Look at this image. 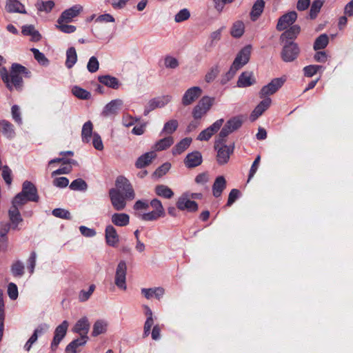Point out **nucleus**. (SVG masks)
Instances as JSON below:
<instances>
[{
  "label": "nucleus",
  "mask_w": 353,
  "mask_h": 353,
  "mask_svg": "<svg viewBox=\"0 0 353 353\" xmlns=\"http://www.w3.org/2000/svg\"><path fill=\"white\" fill-rule=\"evenodd\" d=\"M69 187L72 190L85 191L88 188V185L83 179L79 178L74 180Z\"/></svg>",
  "instance_id": "nucleus-48"
},
{
  "label": "nucleus",
  "mask_w": 353,
  "mask_h": 353,
  "mask_svg": "<svg viewBox=\"0 0 353 353\" xmlns=\"http://www.w3.org/2000/svg\"><path fill=\"white\" fill-rule=\"evenodd\" d=\"M95 290V285L94 284H92L90 285L89 289L88 291H85L84 290H82L80 291L79 294V300L81 302H84L88 301L90 296L92 294Z\"/></svg>",
  "instance_id": "nucleus-56"
},
{
  "label": "nucleus",
  "mask_w": 353,
  "mask_h": 353,
  "mask_svg": "<svg viewBox=\"0 0 353 353\" xmlns=\"http://www.w3.org/2000/svg\"><path fill=\"white\" fill-rule=\"evenodd\" d=\"M223 122L224 120L223 119H218L212 125L206 128L208 132L210 134L211 137L221 128Z\"/></svg>",
  "instance_id": "nucleus-64"
},
{
  "label": "nucleus",
  "mask_w": 353,
  "mask_h": 353,
  "mask_svg": "<svg viewBox=\"0 0 353 353\" xmlns=\"http://www.w3.org/2000/svg\"><path fill=\"white\" fill-rule=\"evenodd\" d=\"M301 31V28L298 25H292L281 35L280 39L283 43L285 41H293Z\"/></svg>",
  "instance_id": "nucleus-20"
},
{
  "label": "nucleus",
  "mask_w": 353,
  "mask_h": 353,
  "mask_svg": "<svg viewBox=\"0 0 353 353\" xmlns=\"http://www.w3.org/2000/svg\"><path fill=\"white\" fill-rule=\"evenodd\" d=\"M251 46L248 45L239 52L232 63L234 68L237 67V69H241L249 61L251 54Z\"/></svg>",
  "instance_id": "nucleus-10"
},
{
  "label": "nucleus",
  "mask_w": 353,
  "mask_h": 353,
  "mask_svg": "<svg viewBox=\"0 0 353 353\" xmlns=\"http://www.w3.org/2000/svg\"><path fill=\"white\" fill-rule=\"evenodd\" d=\"M224 29L225 26H222L210 34L209 37V41L205 45L207 48L210 49L215 46L217 41L221 40L222 32Z\"/></svg>",
  "instance_id": "nucleus-35"
},
{
  "label": "nucleus",
  "mask_w": 353,
  "mask_h": 353,
  "mask_svg": "<svg viewBox=\"0 0 353 353\" xmlns=\"http://www.w3.org/2000/svg\"><path fill=\"white\" fill-rule=\"evenodd\" d=\"M214 148L217 150L216 161L219 165H224L227 163L230 159V155L234 152V144L227 145L225 144L220 145L216 147L214 143Z\"/></svg>",
  "instance_id": "nucleus-5"
},
{
  "label": "nucleus",
  "mask_w": 353,
  "mask_h": 353,
  "mask_svg": "<svg viewBox=\"0 0 353 353\" xmlns=\"http://www.w3.org/2000/svg\"><path fill=\"white\" fill-rule=\"evenodd\" d=\"M83 7L80 5H74L72 7L64 10L57 20V23L70 22L73 18L76 17L81 11Z\"/></svg>",
  "instance_id": "nucleus-13"
},
{
  "label": "nucleus",
  "mask_w": 353,
  "mask_h": 353,
  "mask_svg": "<svg viewBox=\"0 0 353 353\" xmlns=\"http://www.w3.org/2000/svg\"><path fill=\"white\" fill-rule=\"evenodd\" d=\"M155 157L154 152H146L137 159L135 165L137 168H143L148 165Z\"/></svg>",
  "instance_id": "nucleus-27"
},
{
  "label": "nucleus",
  "mask_w": 353,
  "mask_h": 353,
  "mask_svg": "<svg viewBox=\"0 0 353 353\" xmlns=\"http://www.w3.org/2000/svg\"><path fill=\"white\" fill-rule=\"evenodd\" d=\"M105 236L107 244L110 246L114 247L119 241L116 229L111 225L106 226Z\"/></svg>",
  "instance_id": "nucleus-21"
},
{
  "label": "nucleus",
  "mask_w": 353,
  "mask_h": 353,
  "mask_svg": "<svg viewBox=\"0 0 353 353\" xmlns=\"http://www.w3.org/2000/svg\"><path fill=\"white\" fill-rule=\"evenodd\" d=\"M328 43V36L326 34H322L316 39L314 43V49L315 50L324 49L327 47Z\"/></svg>",
  "instance_id": "nucleus-42"
},
{
  "label": "nucleus",
  "mask_w": 353,
  "mask_h": 353,
  "mask_svg": "<svg viewBox=\"0 0 353 353\" xmlns=\"http://www.w3.org/2000/svg\"><path fill=\"white\" fill-rule=\"evenodd\" d=\"M281 57L284 62H292L300 54L299 45L294 41H285L283 43Z\"/></svg>",
  "instance_id": "nucleus-2"
},
{
  "label": "nucleus",
  "mask_w": 353,
  "mask_h": 353,
  "mask_svg": "<svg viewBox=\"0 0 353 353\" xmlns=\"http://www.w3.org/2000/svg\"><path fill=\"white\" fill-rule=\"evenodd\" d=\"M111 221L117 226H126L130 223V216L125 213H114L112 215Z\"/></svg>",
  "instance_id": "nucleus-28"
},
{
  "label": "nucleus",
  "mask_w": 353,
  "mask_h": 353,
  "mask_svg": "<svg viewBox=\"0 0 353 353\" xmlns=\"http://www.w3.org/2000/svg\"><path fill=\"white\" fill-rule=\"evenodd\" d=\"M265 8V1L263 0H256L252 6L250 12V19L252 21H256L261 15Z\"/></svg>",
  "instance_id": "nucleus-29"
},
{
  "label": "nucleus",
  "mask_w": 353,
  "mask_h": 353,
  "mask_svg": "<svg viewBox=\"0 0 353 353\" xmlns=\"http://www.w3.org/2000/svg\"><path fill=\"white\" fill-rule=\"evenodd\" d=\"M6 9L8 12L26 13L23 5L18 0H7Z\"/></svg>",
  "instance_id": "nucleus-32"
},
{
  "label": "nucleus",
  "mask_w": 353,
  "mask_h": 353,
  "mask_svg": "<svg viewBox=\"0 0 353 353\" xmlns=\"http://www.w3.org/2000/svg\"><path fill=\"white\" fill-rule=\"evenodd\" d=\"M31 51L34 54V59L38 61L39 64L42 65H47L48 64V60L43 53L41 52L37 48H32Z\"/></svg>",
  "instance_id": "nucleus-53"
},
{
  "label": "nucleus",
  "mask_w": 353,
  "mask_h": 353,
  "mask_svg": "<svg viewBox=\"0 0 353 353\" xmlns=\"http://www.w3.org/2000/svg\"><path fill=\"white\" fill-rule=\"evenodd\" d=\"M22 194L28 197L30 201L38 202L39 196L36 186L29 181H25L22 185Z\"/></svg>",
  "instance_id": "nucleus-15"
},
{
  "label": "nucleus",
  "mask_w": 353,
  "mask_h": 353,
  "mask_svg": "<svg viewBox=\"0 0 353 353\" xmlns=\"http://www.w3.org/2000/svg\"><path fill=\"white\" fill-rule=\"evenodd\" d=\"M190 17V11L187 8L181 10L174 17L176 23H181L188 20Z\"/></svg>",
  "instance_id": "nucleus-59"
},
{
  "label": "nucleus",
  "mask_w": 353,
  "mask_h": 353,
  "mask_svg": "<svg viewBox=\"0 0 353 353\" xmlns=\"http://www.w3.org/2000/svg\"><path fill=\"white\" fill-rule=\"evenodd\" d=\"M99 63L97 59L95 57H90L87 64L88 70L91 73H94L99 70Z\"/></svg>",
  "instance_id": "nucleus-61"
},
{
  "label": "nucleus",
  "mask_w": 353,
  "mask_h": 353,
  "mask_svg": "<svg viewBox=\"0 0 353 353\" xmlns=\"http://www.w3.org/2000/svg\"><path fill=\"white\" fill-rule=\"evenodd\" d=\"M242 123L243 121L240 117H234L228 120L225 125L232 132L241 128Z\"/></svg>",
  "instance_id": "nucleus-44"
},
{
  "label": "nucleus",
  "mask_w": 353,
  "mask_h": 353,
  "mask_svg": "<svg viewBox=\"0 0 353 353\" xmlns=\"http://www.w3.org/2000/svg\"><path fill=\"white\" fill-rule=\"evenodd\" d=\"M10 228H12L10 223L1 222L0 223V242L8 243L7 234L9 232Z\"/></svg>",
  "instance_id": "nucleus-46"
},
{
  "label": "nucleus",
  "mask_w": 353,
  "mask_h": 353,
  "mask_svg": "<svg viewBox=\"0 0 353 353\" xmlns=\"http://www.w3.org/2000/svg\"><path fill=\"white\" fill-rule=\"evenodd\" d=\"M88 337L80 336V338L73 340L65 347L66 353H77V349L82 345H84Z\"/></svg>",
  "instance_id": "nucleus-33"
},
{
  "label": "nucleus",
  "mask_w": 353,
  "mask_h": 353,
  "mask_svg": "<svg viewBox=\"0 0 353 353\" xmlns=\"http://www.w3.org/2000/svg\"><path fill=\"white\" fill-rule=\"evenodd\" d=\"M219 68L217 65L212 66L205 76V81L207 83L213 81L219 73Z\"/></svg>",
  "instance_id": "nucleus-52"
},
{
  "label": "nucleus",
  "mask_w": 353,
  "mask_h": 353,
  "mask_svg": "<svg viewBox=\"0 0 353 353\" xmlns=\"http://www.w3.org/2000/svg\"><path fill=\"white\" fill-rule=\"evenodd\" d=\"M178 121L175 119L170 120L164 124L162 132L172 134L178 128Z\"/></svg>",
  "instance_id": "nucleus-51"
},
{
  "label": "nucleus",
  "mask_w": 353,
  "mask_h": 353,
  "mask_svg": "<svg viewBox=\"0 0 353 353\" xmlns=\"http://www.w3.org/2000/svg\"><path fill=\"white\" fill-rule=\"evenodd\" d=\"M37 6L39 11H44L46 12H49L54 8V3L53 1H37Z\"/></svg>",
  "instance_id": "nucleus-54"
},
{
  "label": "nucleus",
  "mask_w": 353,
  "mask_h": 353,
  "mask_svg": "<svg viewBox=\"0 0 353 353\" xmlns=\"http://www.w3.org/2000/svg\"><path fill=\"white\" fill-rule=\"evenodd\" d=\"M0 132L8 139H12L16 135L14 125L5 119L0 121Z\"/></svg>",
  "instance_id": "nucleus-22"
},
{
  "label": "nucleus",
  "mask_w": 353,
  "mask_h": 353,
  "mask_svg": "<svg viewBox=\"0 0 353 353\" xmlns=\"http://www.w3.org/2000/svg\"><path fill=\"white\" fill-rule=\"evenodd\" d=\"M22 34L26 36H30L31 39L34 41H38L41 39V34L35 30L34 26H24L22 27Z\"/></svg>",
  "instance_id": "nucleus-36"
},
{
  "label": "nucleus",
  "mask_w": 353,
  "mask_h": 353,
  "mask_svg": "<svg viewBox=\"0 0 353 353\" xmlns=\"http://www.w3.org/2000/svg\"><path fill=\"white\" fill-rule=\"evenodd\" d=\"M272 100L270 97H265L259 104L254 108L251 114L252 120H255L260 117L270 105Z\"/></svg>",
  "instance_id": "nucleus-23"
},
{
  "label": "nucleus",
  "mask_w": 353,
  "mask_h": 353,
  "mask_svg": "<svg viewBox=\"0 0 353 353\" xmlns=\"http://www.w3.org/2000/svg\"><path fill=\"white\" fill-rule=\"evenodd\" d=\"M98 80L104 85L115 90L118 89L121 85V83L117 78L108 74L99 76Z\"/></svg>",
  "instance_id": "nucleus-25"
},
{
  "label": "nucleus",
  "mask_w": 353,
  "mask_h": 353,
  "mask_svg": "<svg viewBox=\"0 0 353 353\" xmlns=\"http://www.w3.org/2000/svg\"><path fill=\"white\" fill-rule=\"evenodd\" d=\"M2 169V177L5 181L6 183L10 185L12 183V170L8 165L3 166Z\"/></svg>",
  "instance_id": "nucleus-62"
},
{
  "label": "nucleus",
  "mask_w": 353,
  "mask_h": 353,
  "mask_svg": "<svg viewBox=\"0 0 353 353\" xmlns=\"http://www.w3.org/2000/svg\"><path fill=\"white\" fill-rule=\"evenodd\" d=\"M174 143L173 138L172 137H167L160 139L155 144V149L157 150H163L169 148Z\"/></svg>",
  "instance_id": "nucleus-47"
},
{
  "label": "nucleus",
  "mask_w": 353,
  "mask_h": 353,
  "mask_svg": "<svg viewBox=\"0 0 353 353\" xmlns=\"http://www.w3.org/2000/svg\"><path fill=\"white\" fill-rule=\"evenodd\" d=\"M116 186L117 190H122L125 192V197L128 199H133L134 198V192L132 185L129 181L124 176H120L116 180Z\"/></svg>",
  "instance_id": "nucleus-12"
},
{
  "label": "nucleus",
  "mask_w": 353,
  "mask_h": 353,
  "mask_svg": "<svg viewBox=\"0 0 353 353\" xmlns=\"http://www.w3.org/2000/svg\"><path fill=\"white\" fill-rule=\"evenodd\" d=\"M325 0H314L312 3L310 10L309 17L311 19L316 18L319 13Z\"/></svg>",
  "instance_id": "nucleus-41"
},
{
  "label": "nucleus",
  "mask_w": 353,
  "mask_h": 353,
  "mask_svg": "<svg viewBox=\"0 0 353 353\" xmlns=\"http://www.w3.org/2000/svg\"><path fill=\"white\" fill-rule=\"evenodd\" d=\"M24 265L21 261L14 262L11 265V272L15 277H21L24 274Z\"/></svg>",
  "instance_id": "nucleus-45"
},
{
  "label": "nucleus",
  "mask_w": 353,
  "mask_h": 353,
  "mask_svg": "<svg viewBox=\"0 0 353 353\" xmlns=\"http://www.w3.org/2000/svg\"><path fill=\"white\" fill-rule=\"evenodd\" d=\"M127 265L125 261H121L116 268L114 284L121 290H126Z\"/></svg>",
  "instance_id": "nucleus-3"
},
{
  "label": "nucleus",
  "mask_w": 353,
  "mask_h": 353,
  "mask_svg": "<svg viewBox=\"0 0 353 353\" xmlns=\"http://www.w3.org/2000/svg\"><path fill=\"white\" fill-rule=\"evenodd\" d=\"M52 214L55 217L70 220L72 216L68 210L62 208H55L52 210Z\"/></svg>",
  "instance_id": "nucleus-55"
},
{
  "label": "nucleus",
  "mask_w": 353,
  "mask_h": 353,
  "mask_svg": "<svg viewBox=\"0 0 353 353\" xmlns=\"http://www.w3.org/2000/svg\"><path fill=\"white\" fill-rule=\"evenodd\" d=\"M9 220L12 230H19V225L23 222V219L21 215L18 208L11 206L8 212Z\"/></svg>",
  "instance_id": "nucleus-17"
},
{
  "label": "nucleus",
  "mask_w": 353,
  "mask_h": 353,
  "mask_svg": "<svg viewBox=\"0 0 353 353\" xmlns=\"http://www.w3.org/2000/svg\"><path fill=\"white\" fill-rule=\"evenodd\" d=\"M226 188V180L223 176H219L216 178L212 185V194L216 198L221 196L223 191Z\"/></svg>",
  "instance_id": "nucleus-24"
},
{
  "label": "nucleus",
  "mask_w": 353,
  "mask_h": 353,
  "mask_svg": "<svg viewBox=\"0 0 353 353\" xmlns=\"http://www.w3.org/2000/svg\"><path fill=\"white\" fill-rule=\"evenodd\" d=\"M171 96L165 95L150 99L145 107L144 115L147 116L151 111L157 108H163L171 101Z\"/></svg>",
  "instance_id": "nucleus-8"
},
{
  "label": "nucleus",
  "mask_w": 353,
  "mask_h": 353,
  "mask_svg": "<svg viewBox=\"0 0 353 353\" xmlns=\"http://www.w3.org/2000/svg\"><path fill=\"white\" fill-rule=\"evenodd\" d=\"M93 125L90 121L85 122L81 130V139L84 143H89L92 135Z\"/></svg>",
  "instance_id": "nucleus-34"
},
{
  "label": "nucleus",
  "mask_w": 353,
  "mask_h": 353,
  "mask_svg": "<svg viewBox=\"0 0 353 353\" xmlns=\"http://www.w3.org/2000/svg\"><path fill=\"white\" fill-rule=\"evenodd\" d=\"M202 163V155L199 151H194L189 153L185 160L184 163L188 168H195L199 166Z\"/></svg>",
  "instance_id": "nucleus-19"
},
{
  "label": "nucleus",
  "mask_w": 353,
  "mask_h": 353,
  "mask_svg": "<svg viewBox=\"0 0 353 353\" xmlns=\"http://www.w3.org/2000/svg\"><path fill=\"white\" fill-rule=\"evenodd\" d=\"M201 94L202 90L200 87L194 86L188 89L182 97L183 105L186 106L192 104Z\"/></svg>",
  "instance_id": "nucleus-14"
},
{
  "label": "nucleus",
  "mask_w": 353,
  "mask_h": 353,
  "mask_svg": "<svg viewBox=\"0 0 353 353\" xmlns=\"http://www.w3.org/2000/svg\"><path fill=\"white\" fill-rule=\"evenodd\" d=\"M230 133H232L231 130H230L225 125H224L219 134V138L216 140L214 143H216V147L217 148V146L220 145L225 144V138L227 136H228Z\"/></svg>",
  "instance_id": "nucleus-58"
},
{
  "label": "nucleus",
  "mask_w": 353,
  "mask_h": 353,
  "mask_svg": "<svg viewBox=\"0 0 353 353\" xmlns=\"http://www.w3.org/2000/svg\"><path fill=\"white\" fill-rule=\"evenodd\" d=\"M223 122L224 120L223 119H218L212 125L206 128L208 132L210 134L211 137L221 128Z\"/></svg>",
  "instance_id": "nucleus-63"
},
{
  "label": "nucleus",
  "mask_w": 353,
  "mask_h": 353,
  "mask_svg": "<svg viewBox=\"0 0 353 353\" xmlns=\"http://www.w3.org/2000/svg\"><path fill=\"white\" fill-rule=\"evenodd\" d=\"M155 193L159 196L168 199L174 196L173 191L165 185H157L155 187Z\"/></svg>",
  "instance_id": "nucleus-39"
},
{
  "label": "nucleus",
  "mask_w": 353,
  "mask_h": 353,
  "mask_svg": "<svg viewBox=\"0 0 353 353\" xmlns=\"http://www.w3.org/2000/svg\"><path fill=\"white\" fill-rule=\"evenodd\" d=\"M163 61L165 67L168 69H176L179 65L178 59L171 55H166Z\"/></svg>",
  "instance_id": "nucleus-50"
},
{
  "label": "nucleus",
  "mask_w": 353,
  "mask_h": 353,
  "mask_svg": "<svg viewBox=\"0 0 353 353\" xmlns=\"http://www.w3.org/2000/svg\"><path fill=\"white\" fill-rule=\"evenodd\" d=\"M108 323L107 321L104 319L97 320L93 325L92 335L93 336H97L101 334L105 333L108 329Z\"/></svg>",
  "instance_id": "nucleus-31"
},
{
  "label": "nucleus",
  "mask_w": 353,
  "mask_h": 353,
  "mask_svg": "<svg viewBox=\"0 0 353 353\" xmlns=\"http://www.w3.org/2000/svg\"><path fill=\"white\" fill-rule=\"evenodd\" d=\"M141 294L147 299H150L152 297H155L157 299H160L164 294V289L163 288H142Z\"/></svg>",
  "instance_id": "nucleus-26"
},
{
  "label": "nucleus",
  "mask_w": 353,
  "mask_h": 353,
  "mask_svg": "<svg viewBox=\"0 0 353 353\" xmlns=\"http://www.w3.org/2000/svg\"><path fill=\"white\" fill-rule=\"evenodd\" d=\"M322 68L321 65H310L303 68L304 75L307 77H312Z\"/></svg>",
  "instance_id": "nucleus-57"
},
{
  "label": "nucleus",
  "mask_w": 353,
  "mask_h": 353,
  "mask_svg": "<svg viewBox=\"0 0 353 353\" xmlns=\"http://www.w3.org/2000/svg\"><path fill=\"white\" fill-rule=\"evenodd\" d=\"M214 99L209 97H203L198 103L197 105H200L205 111H208L213 104Z\"/></svg>",
  "instance_id": "nucleus-60"
},
{
  "label": "nucleus",
  "mask_w": 353,
  "mask_h": 353,
  "mask_svg": "<svg viewBox=\"0 0 353 353\" xmlns=\"http://www.w3.org/2000/svg\"><path fill=\"white\" fill-rule=\"evenodd\" d=\"M72 92L76 97L80 99L87 100L91 98V94L90 92L77 85L72 88Z\"/></svg>",
  "instance_id": "nucleus-43"
},
{
  "label": "nucleus",
  "mask_w": 353,
  "mask_h": 353,
  "mask_svg": "<svg viewBox=\"0 0 353 353\" xmlns=\"http://www.w3.org/2000/svg\"><path fill=\"white\" fill-rule=\"evenodd\" d=\"M109 196L111 201V203L117 211L123 210L126 206L125 195L123 196L119 190L116 188H112L109 191Z\"/></svg>",
  "instance_id": "nucleus-6"
},
{
  "label": "nucleus",
  "mask_w": 353,
  "mask_h": 353,
  "mask_svg": "<svg viewBox=\"0 0 353 353\" xmlns=\"http://www.w3.org/2000/svg\"><path fill=\"white\" fill-rule=\"evenodd\" d=\"M297 19V14L295 11L289 12L282 15L278 20L276 29L279 31H283L295 22Z\"/></svg>",
  "instance_id": "nucleus-11"
},
{
  "label": "nucleus",
  "mask_w": 353,
  "mask_h": 353,
  "mask_svg": "<svg viewBox=\"0 0 353 353\" xmlns=\"http://www.w3.org/2000/svg\"><path fill=\"white\" fill-rule=\"evenodd\" d=\"M123 105V101L121 99H114L109 102L103 108L102 115L103 117H110L114 115L117 113L119 108Z\"/></svg>",
  "instance_id": "nucleus-18"
},
{
  "label": "nucleus",
  "mask_w": 353,
  "mask_h": 353,
  "mask_svg": "<svg viewBox=\"0 0 353 353\" xmlns=\"http://www.w3.org/2000/svg\"><path fill=\"white\" fill-rule=\"evenodd\" d=\"M90 324L88 319L86 316H83L79 319L72 330L74 333H77L80 336L88 337V333L90 330Z\"/></svg>",
  "instance_id": "nucleus-16"
},
{
  "label": "nucleus",
  "mask_w": 353,
  "mask_h": 353,
  "mask_svg": "<svg viewBox=\"0 0 353 353\" xmlns=\"http://www.w3.org/2000/svg\"><path fill=\"white\" fill-rule=\"evenodd\" d=\"M285 77L273 79L268 85H264L260 92V98H265L276 92L284 84Z\"/></svg>",
  "instance_id": "nucleus-4"
},
{
  "label": "nucleus",
  "mask_w": 353,
  "mask_h": 353,
  "mask_svg": "<svg viewBox=\"0 0 353 353\" xmlns=\"http://www.w3.org/2000/svg\"><path fill=\"white\" fill-rule=\"evenodd\" d=\"M192 139L190 137H185L180 141L172 150L173 154H180L183 152L191 144Z\"/></svg>",
  "instance_id": "nucleus-37"
},
{
  "label": "nucleus",
  "mask_w": 353,
  "mask_h": 353,
  "mask_svg": "<svg viewBox=\"0 0 353 353\" xmlns=\"http://www.w3.org/2000/svg\"><path fill=\"white\" fill-rule=\"evenodd\" d=\"M28 201H30V200L28 197L20 192L12 199V206L19 208V207L23 206Z\"/></svg>",
  "instance_id": "nucleus-49"
},
{
  "label": "nucleus",
  "mask_w": 353,
  "mask_h": 353,
  "mask_svg": "<svg viewBox=\"0 0 353 353\" xmlns=\"http://www.w3.org/2000/svg\"><path fill=\"white\" fill-rule=\"evenodd\" d=\"M77 61V54L74 47H70L66 52L65 66L70 69L76 63Z\"/></svg>",
  "instance_id": "nucleus-38"
},
{
  "label": "nucleus",
  "mask_w": 353,
  "mask_h": 353,
  "mask_svg": "<svg viewBox=\"0 0 353 353\" xmlns=\"http://www.w3.org/2000/svg\"><path fill=\"white\" fill-rule=\"evenodd\" d=\"M22 74H24L26 77H30V72L19 63H13L10 73L5 67L0 68L1 78L7 88L10 91L13 88L17 90L22 89L23 83Z\"/></svg>",
  "instance_id": "nucleus-1"
},
{
  "label": "nucleus",
  "mask_w": 353,
  "mask_h": 353,
  "mask_svg": "<svg viewBox=\"0 0 353 353\" xmlns=\"http://www.w3.org/2000/svg\"><path fill=\"white\" fill-rule=\"evenodd\" d=\"M244 31L245 26L243 22L241 21H236L232 26L230 34L233 37L239 38L243 34Z\"/></svg>",
  "instance_id": "nucleus-40"
},
{
  "label": "nucleus",
  "mask_w": 353,
  "mask_h": 353,
  "mask_svg": "<svg viewBox=\"0 0 353 353\" xmlns=\"http://www.w3.org/2000/svg\"><path fill=\"white\" fill-rule=\"evenodd\" d=\"M69 326L68 321H63L54 330V335L51 343V349L54 351L63 339L65 336Z\"/></svg>",
  "instance_id": "nucleus-7"
},
{
  "label": "nucleus",
  "mask_w": 353,
  "mask_h": 353,
  "mask_svg": "<svg viewBox=\"0 0 353 353\" xmlns=\"http://www.w3.org/2000/svg\"><path fill=\"white\" fill-rule=\"evenodd\" d=\"M255 82L253 75L250 72H244L239 77L237 85L239 88H245L252 85Z\"/></svg>",
  "instance_id": "nucleus-30"
},
{
  "label": "nucleus",
  "mask_w": 353,
  "mask_h": 353,
  "mask_svg": "<svg viewBox=\"0 0 353 353\" xmlns=\"http://www.w3.org/2000/svg\"><path fill=\"white\" fill-rule=\"evenodd\" d=\"M176 207L180 210H188V212H196L198 210V204L189 199V193L186 192L182 194L178 199Z\"/></svg>",
  "instance_id": "nucleus-9"
}]
</instances>
